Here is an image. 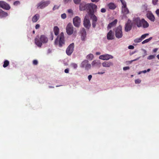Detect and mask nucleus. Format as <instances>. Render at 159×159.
<instances>
[{
	"instance_id": "obj_12",
	"label": "nucleus",
	"mask_w": 159,
	"mask_h": 159,
	"mask_svg": "<svg viewBox=\"0 0 159 159\" xmlns=\"http://www.w3.org/2000/svg\"><path fill=\"white\" fill-rule=\"evenodd\" d=\"M0 7L7 10L10 8V7L9 4L5 2L2 1H0Z\"/></svg>"
},
{
	"instance_id": "obj_19",
	"label": "nucleus",
	"mask_w": 159,
	"mask_h": 159,
	"mask_svg": "<svg viewBox=\"0 0 159 159\" xmlns=\"http://www.w3.org/2000/svg\"><path fill=\"white\" fill-rule=\"evenodd\" d=\"M117 22V20H115L112 22L109 23L108 25L107 28L108 29L111 28L112 27L115 26Z\"/></svg>"
},
{
	"instance_id": "obj_7",
	"label": "nucleus",
	"mask_w": 159,
	"mask_h": 159,
	"mask_svg": "<svg viewBox=\"0 0 159 159\" xmlns=\"http://www.w3.org/2000/svg\"><path fill=\"white\" fill-rule=\"evenodd\" d=\"M50 2L49 1H42L38 4L37 8L38 9H43L48 6Z\"/></svg>"
},
{
	"instance_id": "obj_50",
	"label": "nucleus",
	"mask_w": 159,
	"mask_h": 159,
	"mask_svg": "<svg viewBox=\"0 0 159 159\" xmlns=\"http://www.w3.org/2000/svg\"><path fill=\"white\" fill-rule=\"evenodd\" d=\"M65 72L66 73H68L69 71V70L68 69H66L64 70Z\"/></svg>"
},
{
	"instance_id": "obj_32",
	"label": "nucleus",
	"mask_w": 159,
	"mask_h": 159,
	"mask_svg": "<svg viewBox=\"0 0 159 159\" xmlns=\"http://www.w3.org/2000/svg\"><path fill=\"white\" fill-rule=\"evenodd\" d=\"M148 34H146L142 35L140 37V38L141 39V40H142L144 39L148 35Z\"/></svg>"
},
{
	"instance_id": "obj_24",
	"label": "nucleus",
	"mask_w": 159,
	"mask_h": 159,
	"mask_svg": "<svg viewBox=\"0 0 159 159\" xmlns=\"http://www.w3.org/2000/svg\"><path fill=\"white\" fill-rule=\"evenodd\" d=\"M108 6L109 8L111 9H114L116 6L113 3H111L108 5Z\"/></svg>"
},
{
	"instance_id": "obj_29",
	"label": "nucleus",
	"mask_w": 159,
	"mask_h": 159,
	"mask_svg": "<svg viewBox=\"0 0 159 159\" xmlns=\"http://www.w3.org/2000/svg\"><path fill=\"white\" fill-rule=\"evenodd\" d=\"M121 3L122 4V7H125L126 6V3L124 0H120Z\"/></svg>"
},
{
	"instance_id": "obj_44",
	"label": "nucleus",
	"mask_w": 159,
	"mask_h": 159,
	"mask_svg": "<svg viewBox=\"0 0 159 159\" xmlns=\"http://www.w3.org/2000/svg\"><path fill=\"white\" fill-rule=\"evenodd\" d=\"M58 7H57V6L56 5H55L54 6V7H53L52 9L53 11H54L56 9H58Z\"/></svg>"
},
{
	"instance_id": "obj_18",
	"label": "nucleus",
	"mask_w": 159,
	"mask_h": 159,
	"mask_svg": "<svg viewBox=\"0 0 159 159\" xmlns=\"http://www.w3.org/2000/svg\"><path fill=\"white\" fill-rule=\"evenodd\" d=\"M80 33L81 34L82 39L83 40L84 39L86 36V33L85 29L84 28H82L80 30Z\"/></svg>"
},
{
	"instance_id": "obj_1",
	"label": "nucleus",
	"mask_w": 159,
	"mask_h": 159,
	"mask_svg": "<svg viewBox=\"0 0 159 159\" xmlns=\"http://www.w3.org/2000/svg\"><path fill=\"white\" fill-rule=\"evenodd\" d=\"M97 7V6L93 3H88L85 5L82 4L80 5V11L86 10L91 18L92 20V26L95 28L97 20V17L94 15L95 9Z\"/></svg>"
},
{
	"instance_id": "obj_8",
	"label": "nucleus",
	"mask_w": 159,
	"mask_h": 159,
	"mask_svg": "<svg viewBox=\"0 0 159 159\" xmlns=\"http://www.w3.org/2000/svg\"><path fill=\"white\" fill-rule=\"evenodd\" d=\"M74 48V43H72L70 44L67 48L66 53L68 56H70L72 53Z\"/></svg>"
},
{
	"instance_id": "obj_4",
	"label": "nucleus",
	"mask_w": 159,
	"mask_h": 159,
	"mask_svg": "<svg viewBox=\"0 0 159 159\" xmlns=\"http://www.w3.org/2000/svg\"><path fill=\"white\" fill-rule=\"evenodd\" d=\"M55 45L58 44L60 47H61L65 44L64 36L63 32L61 33L60 35L57 37L55 40Z\"/></svg>"
},
{
	"instance_id": "obj_58",
	"label": "nucleus",
	"mask_w": 159,
	"mask_h": 159,
	"mask_svg": "<svg viewBox=\"0 0 159 159\" xmlns=\"http://www.w3.org/2000/svg\"><path fill=\"white\" fill-rule=\"evenodd\" d=\"M157 58L159 60V54L157 56Z\"/></svg>"
},
{
	"instance_id": "obj_54",
	"label": "nucleus",
	"mask_w": 159,
	"mask_h": 159,
	"mask_svg": "<svg viewBox=\"0 0 159 159\" xmlns=\"http://www.w3.org/2000/svg\"><path fill=\"white\" fill-rule=\"evenodd\" d=\"M157 48H155V49H154L153 50V52H157Z\"/></svg>"
},
{
	"instance_id": "obj_52",
	"label": "nucleus",
	"mask_w": 159,
	"mask_h": 159,
	"mask_svg": "<svg viewBox=\"0 0 159 159\" xmlns=\"http://www.w3.org/2000/svg\"><path fill=\"white\" fill-rule=\"evenodd\" d=\"M92 2H97L98 1V0H91Z\"/></svg>"
},
{
	"instance_id": "obj_30",
	"label": "nucleus",
	"mask_w": 159,
	"mask_h": 159,
	"mask_svg": "<svg viewBox=\"0 0 159 159\" xmlns=\"http://www.w3.org/2000/svg\"><path fill=\"white\" fill-rule=\"evenodd\" d=\"M142 41L141 39L140 38L136 39L134 40V41L135 43H138L141 42Z\"/></svg>"
},
{
	"instance_id": "obj_22",
	"label": "nucleus",
	"mask_w": 159,
	"mask_h": 159,
	"mask_svg": "<svg viewBox=\"0 0 159 159\" xmlns=\"http://www.w3.org/2000/svg\"><path fill=\"white\" fill-rule=\"evenodd\" d=\"M39 15L38 14L35 15L32 18V21L33 22H36L39 19Z\"/></svg>"
},
{
	"instance_id": "obj_38",
	"label": "nucleus",
	"mask_w": 159,
	"mask_h": 159,
	"mask_svg": "<svg viewBox=\"0 0 159 159\" xmlns=\"http://www.w3.org/2000/svg\"><path fill=\"white\" fill-rule=\"evenodd\" d=\"M33 63L34 65H37L38 64V61L37 60H34L33 62Z\"/></svg>"
},
{
	"instance_id": "obj_23",
	"label": "nucleus",
	"mask_w": 159,
	"mask_h": 159,
	"mask_svg": "<svg viewBox=\"0 0 159 159\" xmlns=\"http://www.w3.org/2000/svg\"><path fill=\"white\" fill-rule=\"evenodd\" d=\"M59 29L57 26H55L53 28V31L55 35L57 36L59 33Z\"/></svg>"
},
{
	"instance_id": "obj_25",
	"label": "nucleus",
	"mask_w": 159,
	"mask_h": 159,
	"mask_svg": "<svg viewBox=\"0 0 159 159\" xmlns=\"http://www.w3.org/2000/svg\"><path fill=\"white\" fill-rule=\"evenodd\" d=\"M93 58V54H90L88 55L86 57V58L88 59H89V60H92Z\"/></svg>"
},
{
	"instance_id": "obj_6",
	"label": "nucleus",
	"mask_w": 159,
	"mask_h": 159,
	"mask_svg": "<svg viewBox=\"0 0 159 159\" xmlns=\"http://www.w3.org/2000/svg\"><path fill=\"white\" fill-rule=\"evenodd\" d=\"M80 66L82 68H84L86 70H88L91 68V65L89 63L88 61L85 60L81 62Z\"/></svg>"
},
{
	"instance_id": "obj_43",
	"label": "nucleus",
	"mask_w": 159,
	"mask_h": 159,
	"mask_svg": "<svg viewBox=\"0 0 159 159\" xmlns=\"http://www.w3.org/2000/svg\"><path fill=\"white\" fill-rule=\"evenodd\" d=\"M101 11L102 12L104 13L106 11V10L105 8H102L101 9Z\"/></svg>"
},
{
	"instance_id": "obj_21",
	"label": "nucleus",
	"mask_w": 159,
	"mask_h": 159,
	"mask_svg": "<svg viewBox=\"0 0 159 159\" xmlns=\"http://www.w3.org/2000/svg\"><path fill=\"white\" fill-rule=\"evenodd\" d=\"M7 13L3 11L1 9H0V16L1 17H5L7 16Z\"/></svg>"
},
{
	"instance_id": "obj_10",
	"label": "nucleus",
	"mask_w": 159,
	"mask_h": 159,
	"mask_svg": "<svg viewBox=\"0 0 159 159\" xmlns=\"http://www.w3.org/2000/svg\"><path fill=\"white\" fill-rule=\"evenodd\" d=\"M73 26L71 24L69 23L66 27V32L68 35H71L73 33Z\"/></svg>"
},
{
	"instance_id": "obj_15",
	"label": "nucleus",
	"mask_w": 159,
	"mask_h": 159,
	"mask_svg": "<svg viewBox=\"0 0 159 159\" xmlns=\"http://www.w3.org/2000/svg\"><path fill=\"white\" fill-rule=\"evenodd\" d=\"M114 34L112 31L110 30L107 33V38L108 40H112L114 39Z\"/></svg>"
},
{
	"instance_id": "obj_17",
	"label": "nucleus",
	"mask_w": 159,
	"mask_h": 159,
	"mask_svg": "<svg viewBox=\"0 0 159 159\" xmlns=\"http://www.w3.org/2000/svg\"><path fill=\"white\" fill-rule=\"evenodd\" d=\"M113 65V63L110 61H106L102 63V65L104 67H109Z\"/></svg>"
},
{
	"instance_id": "obj_2",
	"label": "nucleus",
	"mask_w": 159,
	"mask_h": 159,
	"mask_svg": "<svg viewBox=\"0 0 159 159\" xmlns=\"http://www.w3.org/2000/svg\"><path fill=\"white\" fill-rule=\"evenodd\" d=\"M133 22L139 27H142L143 28H147L149 26V24L144 19L140 20L139 18H135L134 19Z\"/></svg>"
},
{
	"instance_id": "obj_51",
	"label": "nucleus",
	"mask_w": 159,
	"mask_h": 159,
	"mask_svg": "<svg viewBox=\"0 0 159 159\" xmlns=\"http://www.w3.org/2000/svg\"><path fill=\"white\" fill-rule=\"evenodd\" d=\"M68 12L69 13H72V10L71 9H69L68 10Z\"/></svg>"
},
{
	"instance_id": "obj_27",
	"label": "nucleus",
	"mask_w": 159,
	"mask_h": 159,
	"mask_svg": "<svg viewBox=\"0 0 159 159\" xmlns=\"http://www.w3.org/2000/svg\"><path fill=\"white\" fill-rule=\"evenodd\" d=\"M98 63L96 61H93L92 63V65L93 66H98Z\"/></svg>"
},
{
	"instance_id": "obj_56",
	"label": "nucleus",
	"mask_w": 159,
	"mask_h": 159,
	"mask_svg": "<svg viewBox=\"0 0 159 159\" xmlns=\"http://www.w3.org/2000/svg\"><path fill=\"white\" fill-rule=\"evenodd\" d=\"M143 52H144L145 53H146L147 51H146L145 50L143 49Z\"/></svg>"
},
{
	"instance_id": "obj_49",
	"label": "nucleus",
	"mask_w": 159,
	"mask_h": 159,
	"mask_svg": "<svg viewBox=\"0 0 159 159\" xmlns=\"http://www.w3.org/2000/svg\"><path fill=\"white\" fill-rule=\"evenodd\" d=\"M92 78V75H89L88 76V79L90 81Z\"/></svg>"
},
{
	"instance_id": "obj_3",
	"label": "nucleus",
	"mask_w": 159,
	"mask_h": 159,
	"mask_svg": "<svg viewBox=\"0 0 159 159\" xmlns=\"http://www.w3.org/2000/svg\"><path fill=\"white\" fill-rule=\"evenodd\" d=\"M48 39L45 35H41L40 38L36 37L35 39V44L39 47L41 48L43 43H46L48 42Z\"/></svg>"
},
{
	"instance_id": "obj_45",
	"label": "nucleus",
	"mask_w": 159,
	"mask_h": 159,
	"mask_svg": "<svg viewBox=\"0 0 159 159\" xmlns=\"http://www.w3.org/2000/svg\"><path fill=\"white\" fill-rule=\"evenodd\" d=\"M50 39L51 40H53V35L52 33H51V34Z\"/></svg>"
},
{
	"instance_id": "obj_48",
	"label": "nucleus",
	"mask_w": 159,
	"mask_h": 159,
	"mask_svg": "<svg viewBox=\"0 0 159 159\" xmlns=\"http://www.w3.org/2000/svg\"><path fill=\"white\" fill-rule=\"evenodd\" d=\"M71 0H64V2L65 3L70 2L71 1Z\"/></svg>"
},
{
	"instance_id": "obj_28",
	"label": "nucleus",
	"mask_w": 159,
	"mask_h": 159,
	"mask_svg": "<svg viewBox=\"0 0 159 159\" xmlns=\"http://www.w3.org/2000/svg\"><path fill=\"white\" fill-rule=\"evenodd\" d=\"M152 37H150L149 39H145L142 42V44H144L146 43H147L149 42L152 39Z\"/></svg>"
},
{
	"instance_id": "obj_37",
	"label": "nucleus",
	"mask_w": 159,
	"mask_h": 159,
	"mask_svg": "<svg viewBox=\"0 0 159 159\" xmlns=\"http://www.w3.org/2000/svg\"><path fill=\"white\" fill-rule=\"evenodd\" d=\"M141 82V80L139 79H137L135 80V83L136 84H139Z\"/></svg>"
},
{
	"instance_id": "obj_13",
	"label": "nucleus",
	"mask_w": 159,
	"mask_h": 159,
	"mask_svg": "<svg viewBox=\"0 0 159 159\" xmlns=\"http://www.w3.org/2000/svg\"><path fill=\"white\" fill-rule=\"evenodd\" d=\"M113 58V57L112 56L108 54L100 56V59L103 60H107Z\"/></svg>"
},
{
	"instance_id": "obj_35",
	"label": "nucleus",
	"mask_w": 159,
	"mask_h": 159,
	"mask_svg": "<svg viewBox=\"0 0 159 159\" xmlns=\"http://www.w3.org/2000/svg\"><path fill=\"white\" fill-rule=\"evenodd\" d=\"M81 0H73L74 3L76 4H78L80 2Z\"/></svg>"
},
{
	"instance_id": "obj_46",
	"label": "nucleus",
	"mask_w": 159,
	"mask_h": 159,
	"mask_svg": "<svg viewBox=\"0 0 159 159\" xmlns=\"http://www.w3.org/2000/svg\"><path fill=\"white\" fill-rule=\"evenodd\" d=\"M156 13L158 16H159V9H157L156 11Z\"/></svg>"
},
{
	"instance_id": "obj_47",
	"label": "nucleus",
	"mask_w": 159,
	"mask_h": 159,
	"mask_svg": "<svg viewBox=\"0 0 159 159\" xmlns=\"http://www.w3.org/2000/svg\"><path fill=\"white\" fill-rule=\"evenodd\" d=\"M40 27V25L39 24H37L36 25H35V29H38Z\"/></svg>"
},
{
	"instance_id": "obj_40",
	"label": "nucleus",
	"mask_w": 159,
	"mask_h": 159,
	"mask_svg": "<svg viewBox=\"0 0 159 159\" xmlns=\"http://www.w3.org/2000/svg\"><path fill=\"white\" fill-rule=\"evenodd\" d=\"M61 17L63 19H65L66 17V15L65 13H63L61 15Z\"/></svg>"
},
{
	"instance_id": "obj_20",
	"label": "nucleus",
	"mask_w": 159,
	"mask_h": 159,
	"mask_svg": "<svg viewBox=\"0 0 159 159\" xmlns=\"http://www.w3.org/2000/svg\"><path fill=\"white\" fill-rule=\"evenodd\" d=\"M122 12L124 14H127L129 13V10L127 7H122Z\"/></svg>"
},
{
	"instance_id": "obj_61",
	"label": "nucleus",
	"mask_w": 159,
	"mask_h": 159,
	"mask_svg": "<svg viewBox=\"0 0 159 159\" xmlns=\"http://www.w3.org/2000/svg\"><path fill=\"white\" fill-rule=\"evenodd\" d=\"M33 33L34 34L35 33V31L34 30H33Z\"/></svg>"
},
{
	"instance_id": "obj_57",
	"label": "nucleus",
	"mask_w": 159,
	"mask_h": 159,
	"mask_svg": "<svg viewBox=\"0 0 159 159\" xmlns=\"http://www.w3.org/2000/svg\"><path fill=\"white\" fill-rule=\"evenodd\" d=\"M150 70V69H148L147 71V72H149Z\"/></svg>"
},
{
	"instance_id": "obj_9",
	"label": "nucleus",
	"mask_w": 159,
	"mask_h": 159,
	"mask_svg": "<svg viewBox=\"0 0 159 159\" xmlns=\"http://www.w3.org/2000/svg\"><path fill=\"white\" fill-rule=\"evenodd\" d=\"M84 25L88 29H89L91 26V23L87 15H86L84 17Z\"/></svg>"
},
{
	"instance_id": "obj_36",
	"label": "nucleus",
	"mask_w": 159,
	"mask_h": 159,
	"mask_svg": "<svg viewBox=\"0 0 159 159\" xmlns=\"http://www.w3.org/2000/svg\"><path fill=\"white\" fill-rule=\"evenodd\" d=\"M158 0H152V2L154 5H157Z\"/></svg>"
},
{
	"instance_id": "obj_63",
	"label": "nucleus",
	"mask_w": 159,
	"mask_h": 159,
	"mask_svg": "<svg viewBox=\"0 0 159 159\" xmlns=\"http://www.w3.org/2000/svg\"><path fill=\"white\" fill-rule=\"evenodd\" d=\"M61 86V85H59V86H57H57H56V87H58L60 86Z\"/></svg>"
},
{
	"instance_id": "obj_16",
	"label": "nucleus",
	"mask_w": 159,
	"mask_h": 159,
	"mask_svg": "<svg viewBox=\"0 0 159 159\" xmlns=\"http://www.w3.org/2000/svg\"><path fill=\"white\" fill-rule=\"evenodd\" d=\"M132 26L131 24L129 21L126 24L125 27V31L126 32H128L130 31L131 29Z\"/></svg>"
},
{
	"instance_id": "obj_39",
	"label": "nucleus",
	"mask_w": 159,
	"mask_h": 159,
	"mask_svg": "<svg viewBox=\"0 0 159 159\" xmlns=\"http://www.w3.org/2000/svg\"><path fill=\"white\" fill-rule=\"evenodd\" d=\"M20 4V2L19 1H16L14 2V5L15 6H17Z\"/></svg>"
},
{
	"instance_id": "obj_53",
	"label": "nucleus",
	"mask_w": 159,
	"mask_h": 159,
	"mask_svg": "<svg viewBox=\"0 0 159 159\" xmlns=\"http://www.w3.org/2000/svg\"><path fill=\"white\" fill-rule=\"evenodd\" d=\"M141 72H142L143 73H145L147 72V71L146 70H144L142 71H141Z\"/></svg>"
},
{
	"instance_id": "obj_42",
	"label": "nucleus",
	"mask_w": 159,
	"mask_h": 159,
	"mask_svg": "<svg viewBox=\"0 0 159 159\" xmlns=\"http://www.w3.org/2000/svg\"><path fill=\"white\" fill-rule=\"evenodd\" d=\"M129 66H126L123 67V69L124 70H129Z\"/></svg>"
},
{
	"instance_id": "obj_11",
	"label": "nucleus",
	"mask_w": 159,
	"mask_h": 159,
	"mask_svg": "<svg viewBox=\"0 0 159 159\" xmlns=\"http://www.w3.org/2000/svg\"><path fill=\"white\" fill-rule=\"evenodd\" d=\"M81 20L80 18L76 16L73 19V23L74 26L78 27H79L80 24Z\"/></svg>"
},
{
	"instance_id": "obj_33",
	"label": "nucleus",
	"mask_w": 159,
	"mask_h": 159,
	"mask_svg": "<svg viewBox=\"0 0 159 159\" xmlns=\"http://www.w3.org/2000/svg\"><path fill=\"white\" fill-rule=\"evenodd\" d=\"M155 56L154 55H151L148 57L147 59L148 60H151L155 58Z\"/></svg>"
},
{
	"instance_id": "obj_5",
	"label": "nucleus",
	"mask_w": 159,
	"mask_h": 159,
	"mask_svg": "<svg viewBox=\"0 0 159 159\" xmlns=\"http://www.w3.org/2000/svg\"><path fill=\"white\" fill-rule=\"evenodd\" d=\"M115 35L116 37L118 39L122 38L123 36V33L122 31V27L120 25L117 27L115 30Z\"/></svg>"
},
{
	"instance_id": "obj_14",
	"label": "nucleus",
	"mask_w": 159,
	"mask_h": 159,
	"mask_svg": "<svg viewBox=\"0 0 159 159\" xmlns=\"http://www.w3.org/2000/svg\"><path fill=\"white\" fill-rule=\"evenodd\" d=\"M147 17L151 21H154L155 20V17L151 12H148L147 14Z\"/></svg>"
},
{
	"instance_id": "obj_60",
	"label": "nucleus",
	"mask_w": 159,
	"mask_h": 159,
	"mask_svg": "<svg viewBox=\"0 0 159 159\" xmlns=\"http://www.w3.org/2000/svg\"><path fill=\"white\" fill-rule=\"evenodd\" d=\"M104 73H105V72H100V74H103Z\"/></svg>"
},
{
	"instance_id": "obj_31",
	"label": "nucleus",
	"mask_w": 159,
	"mask_h": 159,
	"mask_svg": "<svg viewBox=\"0 0 159 159\" xmlns=\"http://www.w3.org/2000/svg\"><path fill=\"white\" fill-rule=\"evenodd\" d=\"M142 9L143 11H146L147 10V6L146 5H144L142 6Z\"/></svg>"
},
{
	"instance_id": "obj_41",
	"label": "nucleus",
	"mask_w": 159,
	"mask_h": 159,
	"mask_svg": "<svg viewBox=\"0 0 159 159\" xmlns=\"http://www.w3.org/2000/svg\"><path fill=\"white\" fill-rule=\"evenodd\" d=\"M128 48L129 49H133L134 48V47L133 45H129Z\"/></svg>"
},
{
	"instance_id": "obj_34",
	"label": "nucleus",
	"mask_w": 159,
	"mask_h": 159,
	"mask_svg": "<svg viewBox=\"0 0 159 159\" xmlns=\"http://www.w3.org/2000/svg\"><path fill=\"white\" fill-rule=\"evenodd\" d=\"M71 66L74 69L76 68L78 66L77 64L74 63L71 64Z\"/></svg>"
},
{
	"instance_id": "obj_64",
	"label": "nucleus",
	"mask_w": 159,
	"mask_h": 159,
	"mask_svg": "<svg viewBox=\"0 0 159 159\" xmlns=\"http://www.w3.org/2000/svg\"><path fill=\"white\" fill-rule=\"evenodd\" d=\"M138 59H135L134 60V61H136Z\"/></svg>"
},
{
	"instance_id": "obj_55",
	"label": "nucleus",
	"mask_w": 159,
	"mask_h": 159,
	"mask_svg": "<svg viewBox=\"0 0 159 159\" xmlns=\"http://www.w3.org/2000/svg\"><path fill=\"white\" fill-rule=\"evenodd\" d=\"M49 87L50 88H54V87L52 86H49Z\"/></svg>"
},
{
	"instance_id": "obj_59",
	"label": "nucleus",
	"mask_w": 159,
	"mask_h": 159,
	"mask_svg": "<svg viewBox=\"0 0 159 159\" xmlns=\"http://www.w3.org/2000/svg\"><path fill=\"white\" fill-rule=\"evenodd\" d=\"M96 54L97 55H99V52H97L96 53Z\"/></svg>"
},
{
	"instance_id": "obj_26",
	"label": "nucleus",
	"mask_w": 159,
	"mask_h": 159,
	"mask_svg": "<svg viewBox=\"0 0 159 159\" xmlns=\"http://www.w3.org/2000/svg\"><path fill=\"white\" fill-rule=\"evenodd\" d=\"M9 62L8 60H5L4 62L3 67L4 68L7 67L9 65Z\"/></svg>"
},
{
	"instance_id": "obj_62",
	"label": "nucleus",
	"mask_w": 159,
	"mask_h": 159,
	"mask_svg": "<svg viewBox=\"0 0 159 159\" xmlns=\"http://www.w3.org/2000/svg\"><path fill=\"white\" fill-rule=\"evenodd\" d=\"M142 72H139V74H140Z\"/></svg>"
}]
</instances>
